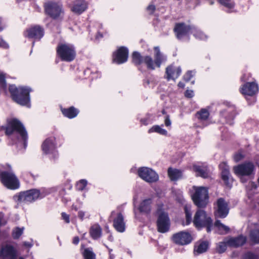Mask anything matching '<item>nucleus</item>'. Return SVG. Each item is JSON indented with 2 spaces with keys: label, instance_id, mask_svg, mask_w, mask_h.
Listing matches in <instances>:
<instances>
[{
  "label": "nucleus",
  "instance_id": "obj_1",
  "mask_svg": "<svg viewBox=\"0 0 259 259\" xmlns=\"http://www.w3.org/2000/svg\"><path fill=\"white\" fill-rule=\"evenodd\" d=\"M5 134L12 141V144L23 142L26 146L28 140L27 132L22 123L16 118L7 120V125L4 127Z\"/></svg>",
  "mask_w": 259,
  "mask_h": 259
},
{
  "label": "nucleus",
  "instance_id": "obj_2",
  "mask_svg": "<svg viewBox=\"0 0 259 259\" xmlns=\"http://www.w3.org/2000/svg\"><path fill=\"white\" fill-rule=\"evenodd\" d=\"M9 90L15 102L22 106L30 107L29 93L32 90L30 88L25 87L17 88L15 85L12 84L10 85Z\"/></svg>",
  "mask_w": 259,
  "mask_h": 259
},
{
  "label": "nucleus",
  "instance_id": "obj_3",
  "mask_svg": "<svg viewBox=\"0 0 259 259\" xmlns=\"http://www.w3.org/2000/svg\"><path fill=\"white\" fill-rule=\"evenodd\" d=\"M193 193L191 195L194 204L198 208H205L209 201L208 191L204 187L193 186Z\"/></svg>",
  "mask_w": 259,
  "mask_h": 259
},
{
  "label": "nucleus",
  "instance_id": "obj_4",
  "mask_svg": "<svg viewBox=\"0 0 259 259\" xmlns=\"http://www.w3.org/2000/svg\"><path fill=\"white\" fill-rule=\"evenodd\" d=\"M44 196L45 195L41 194L39 190L32 189L21 192L13 196V199L15 201L19 203L27 204L33 202Z\"/></svg>",
  "mask_w": 259,
  "mask_h": 259
},
{
  "label": "nucleus",
  "instance_id": "obj_5",
  "mask_svg": "<svg viewBox=\"0 0 259 259\" xmlns=\"http://www.w3.org/2000/svg\"><path fill=\"white\" fill-rule=\"evenodd\" d=\"M56 52L61 61L67 62L73 61L76 56L75 48L70 44H59L56 48Z\"/></svg>",
  "mask_w": 259,
  "mask_h": 259
},
{
  "label": "nucleus",
  "instance_id": "obj_6",
  "mask_svg": "<svg viewBox=\"0 0 259 259\" xmlns=\"http://www.w3.org/2000/svg\"><path fill=\"white\" fill-rule=\"evenodd\" d=\"M193 223L196 227H205L207 233H210L213 228L212 220L205 211L202 209H198L196 212Z\"/></svg>",
  "mask_w": 259,
  "mask_h": 259
},
{
  "label": "nucleus",
  "instance_id": "obj_7",
  "mask_svg": "<svg viewBox=\"0 0 259 259\" xmlns=\"http://www.w3.org/2000/svg\"><path fill=\"white\" fill-rule=\"evenodd\" d=\"M255 167L254 163L250 161H246L240 164L234 166V173L240 177V180L242 183L246 182L244 177H250L254 175Z\"/></svg>",
  "mask_w": 259,
  "mask_h": 259
},
{
  "label": "nucleus",
  "instance_id": "obj_8",
  "mask_svg": "<svg viewBox=\"0 0 259 259\" xmlns=\"http://www.w3.org/2000/svg\"><path fill=\"white\" fill-rule=\"evenodd\" d=\"M132 62L137 66L144 64L149 70H155L156 68L154 60L149 55L142 56L138 52H134L132 55Z\"/></svg>",
  "mask_w": 259,
  "mask_h": 259
},
{
  "label": "nucleus",
  "instance_id": "obj_9",
  "mask_svg": "<svg viewBox=\"0 0 259 259\" xmlns=\"http://www.w3.org/2000/svg\"><path fill=\"white\" fill-rule=\"evenodd\" d=\"M0 180L9 189L15 190L19 187V180L13 172L7 171L1 172Z\"/></svg>",
  "mask_w": 259,
  "mask_h": 259
},
{
  "label": "nucleus",
  "instance_id": "obj_10",
  "mask_svg": "<svg viewBox=\"0 0 259 259\" xmlns=\"http://www.w3.org/2000/svg\"><path fill=\"white\" fill-rule=\"evenodd\" d=\"M45 11L47 15L53 19L61 18L64 13L62 5L52 2L46 4Z\"/></svg>",
  "mask_w": 259,
  "mask_h": 259
},
{
  "label": "nucleus",
  "instance_id": "obj_11",
  "mask_svg": "<svg viewBox=\"0 0 259 259\" xmlns=\"http://www.w3.org/2000/svg\"><path fill=\"white\" fill-rule=\"evenodd\" d=\"M229 207L228 203L223 198L218 199L214 207V215L215 219H224L228 215Z\"/></svg>",
  "mask_w": 259,
  "mask_h": 259
},
{
  "label": "nucleus",
  "instance_id": "obj_12",
  "mask_svg": "<svg viewBox=\"0 0 259 259\" xmlns=\"http://www.w3.org/2000/svg\"><path fill=\"white\" fill-rule=\"evenodd\" d=\"M158 216L156 222L157 231L161 233L168 232L170 228V222L168 213L158 210Z\"/></svg>",
  "mask_w": 259,
  "mask_h": 259
},
{
  "label": "nucleus",
  "instance_id": "obj_13",
  "mask_svg": "<svg viewBox=\"0 0 259 259\" xmlns=\"http://www.w3.org/2000/svg\"><path fill=\"white\" fill-rule=\"evenodd\" d=\"M138 174L142 179L148 183L155 182L159 178L158 174L155 171L147 167L139 168Z\"/></svg>",
  "mask_w": 259,
  "mask_h": 259
},
{
  "label": "nucleus",
  "instance_id": "obj_14",
  "mask_svg": "<svg viewBox=\"0 0 259 259\" xmlns=\"http://www.w3.org/2000/svg\"><path fill=\"white\" fill-rule=\"evenodd\" d=\"M57 143L55 137H50L46 139L41 145V149L46 154H52L54 157L57 156L56 150Z\"/></svg>",
  "mask_w": 259,
  "mask_h": 259
},
{
  "label": "nucleus",
  "instance_id": "obj_15",
  "mask_svg": "<svg viewBox=\"0 0 259 259\" xmlns=\"http://www.w3.org/2000/svg\"><path fill=\"white\" fill-rule=\"evenodd\" d=\"M109 218L112 220L113 226L117 231L120 233L124 232L125 223L123 215L121 212L116 213L115 211H112Z\"/></svg>",
  "mask_w": 259,
  "mask_h": 259
},
{
  "label": "nucleus",
  "instance_id": "obj_16",
  "mask_svg": "<svg viewBox=\"0 0 259 259\" xmlns=\"http://www.w3.org/2000/svg\"><path fill=\"white\" fill-rule=\"evenodd\" d=\"M172 240L177 244L185 245L192 242V237L188 232L180 231L172 235Z\"/></svg>",
  "mask_w": 259,
  "mask_h": 259
},
{
  "label": "nucleus",
  "instance_id": "obj_17",
  "mask_svg": "<svg viewBox=\"0 0 259 259\" xmlns=\"http://www.w3.org/2000/svg\"><path fill=\"white\" fill-rule=\"evenodd\" d=\"M128 57V50L125 47H120L116 51L114 52L112 56L114 63L121 64L126 62Z\"/></svg>",
  "mask_w": 259,
  "mask_h": 259
},
{
  "label": "nucleus",
  "instance_id": "obj_18",
  "mask_svg": "<svg viewBox=\"0 0 259 259\" xmlns=\"http://www.w3.org/2000/svg\"><path fill=\"white\" fill-rule=\"evenodd\" d=\"M193 26L187 25L184 23H177L175 25L174 31L177 37L179 39H182L184 36H186L192 33Z\"/></svg>",
  "mask_w": 259,
  "mask_h": 259
},
{
  "label": "nucleus",
  "instance_id": "obj_19",
  "mask_svg": "<svg viewBox=\"0 0 259 259\" xmlns=\"http://www.w3.org/2000/svg\"><path fill=\"white\" fill-rule=\"evenodd\" d=\"M226 105L228 108L222 110L220 112V115L226 119L227 123L232 125L233 124V120L236 115L235 107L230 105L229 103H227Z\"/></svg>",
  "mask_w": 259,
  "mask_h": 259
},
{
  "label": "nucleus",
  "instance_id": "obj_20",
  "mask_svg": "<svg viewBox=\"0 0 259 259\" xmlns=\"http://www.w3.org/2000/svg\"><path fill=\"white\" fill-rule=\"evenodd\" d=\"M192 168L196 175L203 178L208 177V170L207 164L201 162H195L192 164Z\"/></svg>",
  "mask_w": 259,
  "mask_h": 259
},
{
  "label": "nucleus",
  "instance_id": "obj_21",
  "mask_svg": "<svg viewBox=\"0 0 259 259\" xmlns=\"http://www.w3.org/2000/svg\"><path fill=\"white\" fill-rule=\"evenodd\" d=\"M24 35L29 38L39 40L44 35V30L41 26L35 25L27 29Z\"/></svg>",
  "mask_w": 259,
  "mask_h": 259
},
{
  "label": "nucleus",
  "instance_id": "obj_22",
  "mask_svg": "<svg viewBox=\"0 0 259 259\" xmlns=\"http://www.w3.org/2000/svg\"><path fill=\"white\" fill-rule=\"evenodd\" d=\"M17 252L11 245L3 246L0 250V256L4 259H17Z\"/></svg>",
  "mask_w": 259,
  "mask_h": 259
},
{
  "label": "nucleus",
  "instance_id": "obj_23",
  "mask_svg": "<svg viewBox=\"0 0 259 259\" xmlns=\"http://www.w3.org/2000/svg\"><path fill=\"white\" fill-rule=\"evenodd\" d=\"M258 91V84L254 82H248L242 85L240 92L244 95L252 96Z\"/></svg>",
  "mask_w": 259,
  "mask_h": 259
},
{
  "label": "nucleus",
  "instance_id": "obj_24",
  "mask_svg": "<svg viewBox=\"0 0 259 259\" xmlns=\"http://www.w3.org/2000/svg\"><path fill=\"white\" fill-rule=\"evenodd\" d=\"M88 7V3L85 0H74L70 6V9L74 14L80 15L87 10Z\"/></svg>",
  "mask_w": 259,
  "mask_h": 259
},
{
  "label": "nucleus",
  "instance_id": "obj_25",
  "mask_svg": "<svg viewBox=\"0 0 259 259\" xmlns=\"http://www.w3.org/2000/svg\"><path fill=\"white\" fill-rule=\"evenodd\" d=\"M182 69L180 66H176L174 64L168 65L165 69L166 78L167 80H175L181 75Z\"/></svg>",
  "mask_w": 259,
  "mask_h": 259
},
{
  "label": "nucleus",
  "instance_id": "obj_26",
  "mask_svg": "<svg viewBox=\"0 0 259 259\" xmlns=\"http://www.w3.org/2000/svg\"><path fill=\"white\" fill-rule=\"evenodd\" d=\"M152 199L147 198L142 200L138 206V210L142 213L149 214L152 209Z\"/></svg>",
  "mask_w": 259,
  "mask_h": 259
},
{
  "label": "nucleus",
  "instance_id": "obj_27",
  "mask_svg": "<svg viewBox=\"0 0 259 259\" xmlns=\"http://www.w3.org/2000/svg\"><path fill=\"white\" fill-rule=\"evenodd\" d=\"M246 242V237L240 235L236 237H232L227 241V244L231 247H238L243 245Z\"/></svg>",
  "mask_w": 259,
  "mask_h": 259
},
{
  "label": "nucleus",
  "instance_id": "obj_28",
  "mask_svg": "<svg viewBox=\"0 0 259 259\" xmlns=\"http://www.w3.org/2000/svg\"><path fill=\"white\" fill-rule=\"evenodd\" d=\"M154 50L155 51L154 61L155 65L157 68H160L161 64L167 60V57L161 52L158 47H155Z\"/></svg>",
  "mask_w": 259,
  "mask_h": 259
},
{
  "label": "nucleus",
  "instance_id": "obj_29",
  "mask_svg": "<svg viewBox=\"0 0 259 259\" xmlns=\"http://www.w3.org/2000/svg\"><path fill=\"white\" fill-rule=\"evenodd\" d=\"M61 110L64 116L70 119L73 118L77 116L79 112V110L73 106L67 108H62Z\"/></svg>",
  "mask_w": 259,
  "mask_h": 259
},
{
  "label": "nucleus",
  "instance_id": "obj_30",
  "mask_svg": "<svg viewBox=\"0 0 259 259\" xmlns=\"http://www.w3.org/2000/svg\"><path fill=\"white\" fill-rule=\"evenodd\" d=\"M209 247L208 241H202L195 245L194 253L195 255L204 253L207 251Z\"/></svg>",
  "mask_w": 259,
  "mask_h": 259
},
{
  "label": "nucleus",
  "instance_id": "obj_31",
  "mask_svg": "<svg viewBox=\"0 0 259 259\" xmlns=\"http://www.w3.org/2000/svg\"><path fill=\"white\" fill-rule=\"evenodd\" d=\"M90 234L94 240L100 238L102 235L101 227L98 224L92 226L90 230Z\"/></svg>",
  "mask_w": 259,
  "mask_h": 259
},
{
  "label": "nucleus",
  "instance_id": "obj_32",
  "mask_svg": "<svg viewBox=\"0 0 259 259\" xmlns=\"http://www.w3.org/2000/svg\"><path fill=\"white\" fill-rule=\"evenodd\" d=\"M168 176L172 181H176L182 177V171L179 169L168 168L167 170Z\"/></svg>",
  "mask_w": 259,
  "mask_h": 259
},
{
  "label": "nucleus",
  "instance_id": "obj_33",
  "mask_svg": "<svg viewBox=\"0 0 259 259\" xmlns=\"http://www.w3.org/2000/svg\"><path fill=\"white\" fill-rule=\"evenodd\" d=\"M216 227L220 234H227L230 230V228L223 223H221V221L217 220L213 226Z\"/></svg>",
  "mask_w": 259,
  "mask_h": 259
},
{
  "label": "nucleus",
  "instance_id": "obj_34",
  "mask_svg": "<svg viewBox=\"0 0 259 259\" xmlns=\"http://www.w3.org/2000/svg\"><path fill=\"white\" fill-rule=\"evenodd\" d=\"M209 116V113L206 109H201L200 111L197 112L195 114L196 117L200 121L206 120Z\"/></svg>",
  "mask_w": 259,
  "mask_h": 259
},
{
  "label": "nucleus",
  "instance_id": "obj_35",
  "mask_svg": "<svg viewBox=\"0 0 259 259\" xmlns=\"http://www.w3.org/2000/svg\"><path fill=\"white\" fill-rule=\"evenodd\" d=\"M250 241L253 244H259V229H253L249 233Z\"/></svg>",
  "mask_w": 259,
  "mask_h": 259
},
{
  "label": "nucleus",
  "instance_id": "obj_36",
  "mask_svg": "<svg viewBox=\"0 0 259 259\" xmlns=\"http://www.w3.org/2000/svg\"><path fill=\"white\" fill-rule=\"evenodd\" d=\"M84 259H96V254L91 247L86 248L82 252Z\"/></svg>",
  "mask_w": 259,
  "mask_h": 259
},
{
  "label": "nucleus",
  "instance_id": "obj_37",
  "mask_svg": "<svg viewBox=\"0 0 259 259\" xmlns=\"http://www.w3.org/2000/svg\"><path fill=\"white\" fill-rule=\"evenodd\" d=\"M192 33L197 39L205 40L207 38V36L203 32L194 26L193 27Z\"/></svg>",
  "mask_w": 259,
  "mask_h": 259
},
{
  "label": "nucleus",
  "instance_id": "obj_38",
  "mask_svg": "<svg viewBox=\"0 0 259 259\" xmlns=\"http://www.w3.org/2000/svg\"><path fill=\"white\" fill-rule=\"evenodd\" d=\"M222 179L224 181L225 184L227 186H230V179L231 175L229 170H225L221 172Z\"/></svg>",
  "mask_w": 259,
  "mask_h": 259
},
{
  "label": "nucleus",
  "instance_id": "obj_39",
  "mask_svg": "<svg viewBox=\"0 0 259 259\" xmlns=\"http://www.w3.org/2000/svg\"><path fill=\"white\" fill-rule=\"evenodd\" d=\"M156 132L162 135H166L167 133V131L162 128L159 125H154L152 126L149 130V133Z\"/></svg>",
  "mask_w": 259,
  "mask_h": 259
},
{
  "label": "nucleus",
  "instance_id": "obj_40",
  "mask_svg": "<svg viewBox=\"0 0 259 259\" xmlns=\"http://www.w3.org/2000/svg\"><path fill=\"white\" fill-rule=\"evenodd\" d=\"M8 77V75L3 72L0 71V85L4 89H6L7 88L6 78Z\"/></svg>",
  "mask_w": 259,
  "mask_h": 259
},
{
  "label": "nucleus",
  "instance_id": "obj_41",
  "mask_svg": "<svg viewBox=\"0 0 259 259\" xmlns=\"http://www.w3.org/2000/svg\"><path fill=\"white\" fill-rule=\"evenodd\" d=\"M184 210L186 215L187 225H188L192 221V213L190 210V208L187 206H185Z\"/></svg>",
  "mask_w": 259,
  "mask_h": 259
},
{
  "label": "nucleus",
  "instance_id": "obj_42",
  "mask_svg": "<svg viewBox=\"0 0 259 259\" xmlns=\"http://www.w3.org/2000/svg\"><path fill=\"white\" fill-rule=\"evenodd\" d=\"M219 2L222 5L229 9H232L235 6L234 3L231 0H219Z\"/></svg>",
  "mask_w": 259,
  "mask_h": 259
},
{
  "label": "nucleus",
  "instance_id": "obj_43",
  "mask_svg": "<svg viewBox=\"0 0 259 259\" xmlns=\"http://www.w3.org/2000/svg\"><path fill=\"white\" fill-rule=\"evenodd\" d=\"M227 249V245L225 242H219L217 247V251L219 253H222L224 252Z\"/></svg>",
  "mask_w": 259,
  "mask_h": 259
},
{
  "label": "nucleus",
  "instance_id": "obj_44",
  "mask_svg": "<svg viewBox=\"0 0 259 259\" xmlns=\"http://www.w3.org/2000/svg\"><path fill=\"white\" fill-rule=\"evenodd\" d=\"M87 181L85 180L82 179L80 180L76 184V188L79 191H82L87 186Z\"/></svg>",
  "mask_w": 259,
  "mask_h": 259
},
{
  "label": "nucleus",
  "instance_id": "obj_45",
  "mask_svg": "<svg viewBox=\"0 0 259 259\" xmlns=\"http://www.w3.org/2000/svg\"><path fill=\"white\" fill-rule=\"evenodd\" d=\"M23 233V229L17 228L12 233V236L14 239H18Z\"/></svg>",
  "mask_w": 259,
  "mask_h": 259
},
{
  "label": "nucleus",
  "instance_id": "obj_46",
  "mask_svg": "<svg viewBox=\"0 0 259 259\" xmlns=\"http://www.w3.org/2000/svg\"><path fill=\"white\" fill-rule=\"evenodd\" d=\"M140 121L142 124L144 125H147L148 124L151 123L150 115L149 114H147L146 117L141 118L140 120Z\"/></svg>",
  "mask_w": 259,
  "mask_h": 259
},
{
  "label": "nucleus",
  "instance_id": "obj_47",
  "mask_svg": "<svg viewBox=\"0 0 259 259\" xmlns=\"http://www.w3.org/2000/svg\"><path fill=\"white\" fill-rule=\"evenodd\" d=\"M193 72L192 71H188L183 76V79L186 82H188L191 80L192 77L193 76Z\"/></svg>",
  "mask_w": 259,
  "mask_h": 259
},
{
  "label": "nucleus",
  "instance_id": "obj_48",
  "mask_svg": "<svg viewBox=\"0 0 259 259\" xmlns=\"http://www.w3.org/2000/svg\"><path fill=\"white\" fill-rule=\"evenodd\" d=\"M243 259H258V257L254 253L248 252L244 254Z\"/></svg>",
  "mask_w": 259,
  "mask_h": 259
},
{
  "label": "nucleus",
  "instance_id": "obj_49",
  "mask_svg": "<svg viewBox=\"0 0 259 259\" xmlns=\"http://www.w3.org/2000/svg\"><path fill=\"white\" fill-rule=\"evenodd\" d=\"M219 167L221 170V172L226 170H229V167L225 162L221 163L219 165Z\"/></svg>",
  "mask_w": 259,
  "mask_h": 259
},
{
  "label": "nucleus",
  "instance_id": "obj_50",
  "mask_svg": "<svg viewBox=\"0 0 259 259\" xmlns=\"http://www.w3.org/2000/svg\"><path fill=\"white\" fill-rule=\"evenodd\" d=\"M244 158V155L240 153H236L234 156V159L236 162H238Z\"/></svg>",
  "mask_w": 259,
  "mask_h": 259
},
{
  "label": "nucleus",
  "instance_id": "obj_51",
  "mask_svg": "<svg viewBox=\"0 0 259 259\" xmlns=\"http://www.w3.org/2000/svg\"><path fill=\"white\" fill-rule=\"evenodd\" d=\"M61 217H62V218L63 220H64V221L68 224L70 222V217H69V215L68 214H67V213H66L65 212H62L61 213Z\"/></svg>",
  "mask_w": 259,
  "mask_h": 259
},
{
  "label": "nucleus",
  "instance_id": "obj_52",
  "mask_svg": "<svg viewBox=\"0 0 259 259\" xmlns=\"http://www.w3.org/2000/svg\"><path fill=\"white\" fill-rule=\"evenodd\" d=\"M194 96L192 90H187L185 93V96L188 98H191Z\"/></svg>",
  "mask_w": 259,
  "mask_h": 259
},
{
  "label": "nucleus",
  "instance_id": "obj_53",
  "mask_svg": "<svg viewBox=\"0 0 259 259\" xmlns=\"http://www.w3.org/2000/svg\"><path fill=\"white\" fill-rule=\"evenodd\" d=\"M249 187L250 189V190H255L257 189L258 185L254 182H250L249 183Z\"/></svg>",
  "mask_w": 259,
  "mask_h": 259
},
{
  "label": "nucleus",
  "instance_id": "obj_54",
  "mask_svg": "<svg viewBox=\"0 0 259 259\" xmlns=\"http://www.w3.org/2000/svg\"><path fill=\"white\" fill-rule=\"evenodd\" d=\"M164 123L166 126H170L171 125V121L170 120L169 116L166 115L165 117Z\"/></svg>",
  "mask_w": 259,
  "mask_h": 259
},
{
  "label": "nucleus",
  "instance_id": "obj_55",
  "mask_svg": "<svg viewBox=\"0 0 259 259\" xmlns=\"http://www.w3.org/2000/svg\"><path fill=\"white\" fill-rule=\"evenodd\" d=\"M0 47H3L4 48H8L9 47L8 44L6 41H5L1 37Z\"/></svg>",
  "mask_w": 259,
  "mask_h": 259
},
{
  "label": "nucleus",
  "instance_id": "obj_56",
  "mask_svg": "<svg viewBox=\"0 0 259 259\" xmlns=\"http://www.w3.org/2000/svg\"><path fill=\"white\" fill-rule=\"evenodd\" d=\"M30 176L33 178V179L34 180H35L36 178H37L38 176V175H34L33 174H32L30 172H24V176Z\"/></svg>",
  "mask_w": 259,
  "mask_h": 259
},
{
  "label": "nucleus",
  "instance_id": "obj_57",
  "mask_svg": "<svg viewBox=\"0 0 259 259\" xmlns=\"http://www.w3.org/2000/svg\"><path fill=\"white\" fill-rule=\"evenodd\" d=\"M85 215V212L80 210L78 212V218L82 221L84 219V217Z\"/></svg>",
  "mask_w": 259,
  "mask_h": 259
},
{
  "label": "nucleus",
  "instance_id": "obj_58",
  "mask_svg": "<svg viewBox=\"0 0 259 259\" xmlns=\"http://www.w3.org/2000/svg\"><path fill=\"white\" fill-rule=\"evenodd\" d=\"M147 9L148 11H151V14H152L155 10V6L153 5H150L148 6Z\"/></svg>",
  "mask_w": 259,
  "mask_h": 259
},
{
  "label": "nucleus",
  "instance_id": "obj_59",
  "mask_svg": "<svg viewBox=\"0 0 259 259\" xmlns=\"http://www.w3.org/2000/svg\"><path fill=\"white\" fill-rule=\"evenodd\" d=\"M79 242V238L78 236H75L73 239V243L75 245H77Z\"/></svg>",
  "mask_w": 259,
  "mask_h": 259
},
{
  "label": "nucleus",
  "instance_id": "obj_60",
  "mask_svg": "<svg viewBox=\"0 0 259 259\" xmlns=\"http://www.w3.org/2000/svg\"><path fill=\"white\" fill-rule=\"evenodd\" d=\"M254 160L255 162V163L258 166V167H259V156L258 155H256L254 158Z\"/></svg>",
  "mask_w": 259,
  "mask_h": 259
},
{
  "label": "nucleus",
  "instance_id": "obj_61",
  "mask_svg": "<svg viewBox=\"0 0 259 259\" xmlns=\"http://www.w3.org/2000/svg\"><path fill=\"white\" fill-rule=\"evenodd\" d=\"M240 79H241V81H243V82H244V81H246L247 80H248V78H246V74H244L241 76V77Z\"/></svg>",
  "mask_w": 259,
  "mask_h": 259
},
{
  "label": "nucleus",
  "instance_id": "obj_62",
  "mask_svg": "<svg viewBox=\"0 0 259 259\" xmlns=\"http://www.w3.org/2000/svg\"><path fill=\"white\" fill-rule=\"evenodd\" d=\"M4 28V26L3 24L2 18L0 17V31H2Z\"/></svg>",
  "mask_w": 259,
  "mask_h": 259
},
{
  "label": "nucleus",
  "instance_id": "obj_63",
  "mask_svg": "<svg viewBox=\"0 0 259 259\" xmlns=\"http://www.w3.org/2000/svg\"><path fill=\"white\" fill-rule=\"evenodd\" d=\"M178 87L181 88H184L185 87V84L183 82L180 81L178 84Z\"/></svg>",
  "mask_w": 259,
  "mask_h": 259
},
{
  "label": "nucleus",
  "instance_id": "obj_64",
  "mask_svg": "<svg viewBox=\"0 0 259 259\" xmlns=\"http://www.w3.org/2000/svg\"><path fill=\"white\" fill-rule=\"evenodd\" d=\"M23 245L25 246H27V247H29L32 246V245L28 242H24L23 243Z\"/></svg>",
  "mask_w": 259,
  "mask_h": 259
}]
</instances>
